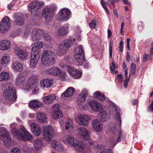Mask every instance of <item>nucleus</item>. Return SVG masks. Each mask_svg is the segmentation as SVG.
<instances>
[{"mask_svg":"<svg viewBox=\"0 0 153 153\" xmlns=\"http://www.w3.org/2000/svg\"><path fill=\"white\" fill-rule=\"evenodd\" d=\"M3 90V95L7 100L14 101L17 99L16 89L15 87L10 83H6L2 86Z\"/></svg>","mask_w":153,"mask_h":153,"instance_id":"obj_1","label":"nucleus"},{"mask_svg":"<svg viewBox=\"0 0 153 153\" xmlns=\"http://www.w3.org/2000/svg\"><path fill=\"white\" fill-rule=\"evenodd\" d=\"M56 56L54 52L45 50L42 53L41 59L42 64L46 66L52 65L56 61Z\"/></svg>","mask_w":153,"mask_h":153,"instance_id":"obj_2","label":"nucleus"},{"mask_svg":"<svg viewBox=\"0 0 153 153\" xmlns=\"http://www.w3.org/2000/svg\"><path fill=\"white\" fill-rule=\"evenodd\" d=\"M74 53L76 62L79 65H83L84 68H87L89 67V64L85 58L84 50L81 45H79L76 48Z\"/></svg>","mask_w":153,"mask_h":153,"instance_id":"obj_3","label":"nucleus"},{"mask_svg":"<svg viewBox=\"0 0 153 153\" xmlns=\"http://www.w3.org/2000/svg\"><path fill=\"white\" fill-rule=\"evenodd\" d=\"M10 133L4 127L0 128V139L3 141L5 146L8 147L13 146V141L10 136Z\"/></svg>","mask_w":153,"mask_h":153,"instance_id":"obj_4","label":"nucleus"},{"mask_svg":"<svg viewBox=\"0 0 153 153\" xmlns=\"http://www.w3.org/2000/svg\"><path fill=\"white\" fill-rule=\"evenodd\" d=\"M43 4L42 2L35 1L29 4L28 10L33 15L35 16L37 14L38 10L40 8Z\"/></svg>","mask_w":153,"mask_h":153,"instance_id":"obj_5","label":"nucleus"},{"mask_svg":"<svg viewBox=\"0 0 153 153\" xmlns=\"http://www.w3.org/2000/svg\"><path fill=\"white\" fill-rule=\"evenodd\" d=\"M45 73L47 74L58 76L60 78H64L66 75V73L65 72L57 67H53L51 68L47 69Z\"/></svg>","mask_w":153,"mask_h":153,"instance_id":"obj_6","label":"nucleus"},{"mask_svg":"<svg viewBox=\"0 0 153 153\" xmlns=\"http://www.w3.org/2000/svg\"><path fill=\"white\" fill-rule=\"evenodd\" d=\"M54 130L51 126H45L44 128L43 137L45 140L50 142L53 137Z\"/></svg>","mask_w":153,"mask_h":153,"instance_id":"obj_7","label":"nucleus"},{"mask_svg":"<svg viewBox=\"0 0 153 153\" xmlns=\"http://www.w3.org/2000/svg\"><path fill=\"white\" fill-rule=\"evenodd\" d=\"M30 65L32 68H36L40 56L31 48Z\"/></svg>","mask_w":153,"mask_h":153,"instance_id":"obj_8","label":"nucleus"},{"mask_svg":"<svg viewBox=\"0 0 153 153\" xmlns=\"http://www.w3.org/2000/svg\"><path fill=\"white\" fill-rule=\"evenodd\" d=\"M78 134L79 137L86 140H90V132L89 130L84 128H79L78 129Z\"/></svg>","mask_w":153,"mask_h":153,"instance_id":"obj_9","label":"nucleus"},{"mask_svg":"<svg viewBox=\"0 0 153 153\" xmlns=\"http://www.w3.org/2000/svg\"><path fill=\"white\" fill-rule=\"evenodd\" d=\"M71 12L68 8H63L60 10L58 15L57 19L59 20L64 19L67 21L70 17Z\"/></svg>","mask_w":153,"mask_h":153,"instance_id":"obj_10","label":"nucleus"},{"mask_svg":"<svg viewBox=\"0 0 153 153\" xmlns=\"http://www.w3.org/2000/svg\"><path fill=\"white\" fill-rule=\"evenodd\" d=\"M10 18L5 17L2 19L0 24V29L2 33H5L8 30L10 26Z\"/></svg>","mask_w":153,"mask_h":153,"instance_id":"obj_11","label":"nucleus"},{"mask_svg":"<svg viewBox=\"0 0 153 153\" xmlns=\"http://www.w3.org/2000/svg\"><path fill=\"white\" fill-rule=\"evenodd\" d=\"M17 124L15 123H13L10 125V128L11 129L12 133L15 138L18 140H22V133L21 132L20 130L16 128Z\"/></svg>","mask_w":153,"mask_h":153,"instance_id":"obj_12","label":"nucleus"},{"mask_svg":"<svg viewBox=\"0 0 153 153\" xmlns=\"http://www.w3.org/2000/svg\"><path fill=\"white\" fill-rule=\"evenodd\" d=\"M44 31L41 29H34L32 31L31 35L32 40L33 42L40 40L44 36Z\"/></svg>","mask_w":153,"mask_h":153,"instance_id":"obj_13","label":"nucleus"},{"mask_svg":"<svg viewBox=\"0 0 153 153\" xmlns=\"http://www.w3.org/2000/svg\"><path fill=\"white\" fill-rule=\"evenodd\" d=\"M90 118L86 115H80L76 118V121L79 125L87 126L89 123Z\"/></svg>","mask_w":153,"mask_h":153,"instance_id":"obj_14","label":"nucleus"},{"mask_svg":"<svg viewBox=\"0 0 153 153\" xmlns=\"http://www.w3.org/2000/svg\"><path fill=\"white\" fill-rule=\"evenodd\" d=\"M53 13L51 8L45 7L43 10L42 16L43 17H44L46 22H50L51 21L53 16Z\"/></svg>","mask_w":153,"mask_h":153,"instance_id":"obj_15","label":"nucleus"},{"mask_svg":"<svg viewBox=\"0 0 153 153\" xmlns=\"http://www.w3.org/2000/svg\"><path fill=\"white\" fill-rule=\"evenodd\" d=\"M36 77L35 76L29 78L27 82L26 81V86L24 88V89L26 90L29 89H32V88L36 87Z\"/></svg>","mask_w":153,"mask_h":153,"instance_id":"obj_16","label":"nucleus"},{"mask_svg":"<svg viewBox=\"0 0 153 153\" xmlns=\"http://www.w3.org/2000/svg\"><path fill=\"white\" fill-rule=\"evenodd\" d=\"M26 82L27 80L25 77L21 74L18 75L15 80V84L21 85L24 89V88L26 86Z\"/></svg>","mask_w":153,"mask_h":153,"instance_id":"obj_17","label":"nucleus"},{"mask_svg":"<svg viewBox=\"0 0 153 153\" xmlns=\"http://www.w3.org/2000/svg\"><path fill=\"white\" fill-rule=\"evenodd\" d=\"M88 104L93 110L95 111H100L102 108V105L94 100H91L88 101Z\"/></svg>","mask_w":153,"mask_h":153,"instance_id":"obj_18","label":"nucleus"},{"mask_svg":"<svg viewBox=\"0 0 153 153\" xmlns=\"http://www.w3.org/2000/svg\"><path fill=\"white\" fill-rule=\"evenodd\" d=\"M16 54L20 59H25L27 56V53L24 51L19 48L16 47L15 49Z\"/></svg>","mask_w":153,"mask_h":153,"instance_id":"obj_19","label":"nucleus"},{"mask_svg":"<svg viewBox=\"0 0 153 153\" xmlns=\"http://www.w3.org/2000/svg\"><path fill=\"white\" fill-rule=\"evenodd\" d=\"M69 32V27L67 25H64L59 27L57 32V34L59 36L66 35Z\"/></svg>","mask_w":153,"mask_h":153,"instance_id":"obj_20","label":"nucleus"},{"mask_svg":"<svg viewBox=\"0 0 153 153\" xmlns=\"http://www.w3.org/2000/svg\"><path fill=\"white\" fill-rule=\"evenodd\" d=\"M85 145L82 140H76L75 149L77 151L81 152L82 151L85 149Z\"/></svg>","mask_w":153,"mask_h":153,"instance_id":"obj_21","label":"nucleus"},{"mask_svg":"<svg viewBox=\"0 0 153 153\" xmlns=\"http://www.w3.org/2000/svg\"><path fill=\"white\" fill-rule=\"evenodd\" d=\"M92 126L94 129L97 132H101L102 130V125L99 120L96 119L92 122Z\"/></svg>","mask_w":153,"mask_h":153,"instance_id":"obj_22","label":"nucleus"},{"mask_svg":"<svg viewBox=\"0 0 153 153\" xmlns=\"http://www.w3.org/2000/svg\"><path fill=\"white\" fill-rule=\"evenodd\" d=\"M52 146L54 149L59 152H62L65 149L63 145L59 141H53L52 143Z\"/></svg>","mask_w":153,"mask_h":153,"instance_id":"obj_23","label":"nucleus"},{"mask_svg":"<svg viewBox=\"0 0 153 153\" xmlns=\"http://www.w3.org/2000/svg\"><path fill=\"white\" fill-rule=\"evenodd\" d=\"M20 129L22 132V140H27L31 139L32 137L31 135L27 131L24 127H22Z\"/></svg>","mask_w":153,"mask_h":153,"instance_id":"obj_24","label":"nucleus"},{"mask_svg":"<svg viewBox=\"0 0 153 153\" xmlns=\"http://www.w3.org/2000/svg\"><path fill=\"white\" fill-rule=\"evenodd\" d=\"M56 98V96L53 94H51L49 96H46L45 97H42L44 102L47 105L52 104Z\"/></svg>","mask_w":153,"mask_h":153,"instance_id":"obj_25","label":"nucleus"},{"mask_svg":"<svg viewBox=\"0 0 153 153\" xmlns=\"http://www.w3.org/2000/svg\"><path fill=\"white\" fill-rule=\"evenodd\" d=\"M11 67L13 70L15 72H21L23 69L22 64L18 61L13 62Z\"/></svg>","mask_w":153,"mask_h":153,"instance_id":"obj_26","label":"nucleus"},{"mask_svg":"<svg viewBox=\"0 0 153 153\" xmlns=\"http://www.w3.org/2000/svg\"><path fill=\"white\" fill-rule=\"evenodd\" d=\"M34 46L32 47V48L34 51L36 52V53L37 55L40 56V52L39 49L42 48L44 45V43L42 42L38 41L34 43Z\"/></svg>","mask_w":153,"mask_h":153,"instance_id":"obj_27","label":"nucleus"},{"mask_svg":"<svg viewBox=\"0 0 153 153\" xmlns=\"http://www.w3.org/2000/svg\"><path fill=\"white\" fill-rule=\"evenodd\" d=\"M29 106L30 108H38L42 107L43 105L40 102L37 100H31L29 103Z\"/></svg>","mask_w":153,"mask_h":153,"instance_id":"obj_28","label":"nucleus"},{"mask_svg":"<svg viewBox=\"0 0 153 153\" xmlns=\"http://www.w3.org/2000/svg\"><path fill=\"white\" fill-rule=\"evenodd\" d=\"M10 42L8 40H2L0 41V49L4 51L7 49L10 48Z\"/></svg>","mask_w":153,"mask_h":153,"instance_id":"obj_29","label":"nucleus"},{"mask_svg":"<svg viewBox=\"0 0 153 153\" xmlns=\"http://www.w3.org/2000/svg\"><path fill=\"white\" fill-rule=\"evenodd\" d=\"M53 83V80L52 79H44L41 81L40 85L42 87L48 88L51 86L52 85Z\"/></svg>","mask_w":153,"mask_h":153,"instance_id":"obj_30","label":"nucleus"},{"mask_svg":"<svg viewBox=\"0 0 153 153\" xmlns=\"http://www.w3.org/2000/svg\"><path fill=\"white\" fill-rule=\"evenodd\" d=\"M63 140L65 142L68 144L72 147L75 148L76 139L72 137H67L64 138Z\"/></svg>","mask_w":153,"mask_h":153,"instance_id":"obj_31","label":"nucleus"},{"mask_svg":"<svg viewBox=\"0 0 153 153\" xmlns=\"http://www.w3.org/2000/svg\"><path fill=\"white\" fill-rule=\"evenodd\" d=\"M10 76L9 73L4 71L0 73V81H7L9 79Z\"/></svg>","mask_w":153,"mask_h":153,"instance_id":"obj_32","label":"nucleus"},{"mask_svg":"<svg viewBox=\"0 0 153 153\" xmlns=\"http://www.w3.org/2000/svg\"><path fill=\"white\" fill-rule=\"evenodd\" d=\"M74 89L73 87H69L64 92L61 94V96L63 97L72 96L74 94Z\"/></svg>","mask_w":153,"mask_h":153,"instance_id":"obj_33","label":"nucleus"},{"mask_svg":"<svg viewBox=\"0 0 153 153\" xmlns=\"http://www.w3.org/2000/svg\"><path fill=\"white\" fill-rule=\"evenodd\" d=\"M10 62V56L7 54H4L1 59V64L3 65H8Z\"/></svg>","mask_w":153,"mask_h":153,"instance_id":"obj_34","label":"nucleus"},{"mask_svg":"<svg viewBox=\"0 0 153 153\" xmlns=\"http://www.w3.org/2000/svg\"><path fill=\"white\" fill-rule=\"evenodd\" d=\"M65 40V44L67 47V50L68 51L70 48L72 47L74 43H75L76 39L75 38H72L71 37Z\"/></svg>","mask_w":153,"mask_h":153,"instance_id":"obj_35","label":"nucleus"},{"mask_svg":"<svg viewBox=\"0 0 153 153\" xmlns=\"http://www.w3.org/2000/svg\"><path fill=\"white\" fill-rule=\"evenodd\" d=\"M33 144L36 150H39L42 147V140L41 139L38 138L34 141Z\"/></svg>","mask_w":153,"mask_h":153,"instance_id":"obj_36","label":"nucleus"},{"mask_svg":"<svg viewBox=\"0 0 153 153\" xmlns=\"http://www.w3.org/2000/svg\"><path fill=\"white\" fill-rule=\"evenodd\" d=\"M37 118L39 122L42 123H44L47 119L46 114L44 113H39L37 114Z\"/></svg>","mask_w":153,"mask_h":153,"instance_id":"obj_37","label":"nucleus"},{"mask_svg":"<svg viewBox=\"0 0 153 153\" xmlns=\"http://www.w3.org/2000/svg\"><path fill=\"white\" fill-rule=\"evenodd\" d=\"M59 51L63 54L66 53L67 51H68L66 46L65 40L61 42L60 43L59 45Z\"/></svg>","mask_w":153,"mask_h":153,"instance_id":"obj_38","label":"nucleus"},{"mask_svg":"<svg viewBox=\"0 0 153 153\" xmlns=\"http://www.w3.org/2000/svg\"><path fill=\"white\" fill-rule=\"evenodd\" d=\"M86 98V96L85 94H82L78 96L77 102L79 105H82V103L84 102Z\"/></svg>","mask_w":153,"mask_h":153,"instance_id":"obj_39","label":"nucleus"},{"mask_svg":"<svg viewBox=\"0 0 153 153\" xmlns=\"http://www.w3.org/2000/svg\"><path fill=\"white\" fill-rule=\"evenodd\" d=\"M93 96L100 101H103L105 99L104 94L100 91H97L94 93L93 94Z\"/></svg>","mask_w":153,"mask_h":153,"instance_id":"obj_40","label":"nucleus"},{"mask_svg":"<svg viewBox=\"0 0 153 153\" xmlns=\"http://www.w3.org/2000/svg\"><path fill=\"white\" fill-rule=\"evenodd\" d=\"M52 117L54 119L61 118L63 116L62 111L60 110V109L55 113H52Z\"/></svg>","mask_w":153,"mask_h":153,"instance_id":"obj_41","label":"nucleus"},{"mask_svg":"<svg viewBox=\"0 0 153 153\" xmlns=\"http://www.w3.org/2000/svg\"><path fill=\"white\" fill-rule=\"evenodd\" d=\"M32 131L33 134L35 135L36 136H39L40 134L42 132L41 129L39 125L37 126L35 129L33 130H32Z\"/></svg>","mask_w":153,"mask_h":153,"instance_id":"obj_42","label":"nucleus"},{"mask_svg":"<svg viewBox=\"0 0 153 153\" xmlns=\"http://www.w3.org/2000/svg\"><path fill=\"white\" fill-rule=\"evenodd\" d=\"M15 23L17 25H21L24 24V21L22 17L20 16H18L16 17Z\"/></svg>","mask_w":153,"mask_h":153,"instance_id":"obj_43","label":"nucleus"},{"mask_svg":"<svg viewBox=\"0 0 153 153\" xmlns=\"http://www.w3.org/2000/svg\"><path fill=\"white\" fill-rule=\"evenodd\" d=\"M101 120L102 122H105L107 121L109 119V116L106 113H103L101 114L100 115Z\"/></svg>","mask_w":153,"mask_h":153,"instance_id":"obj_44","label":"nucleus"},{"mask_svg":"<svg viewBox=\"0 0 153 153\" xmlns=\"http://www.w3.org/2000/svg\"><path fill=\"white\" fill-rule=\"evenodd\" d=\"M126 137V134L124 133L123 131H120L119 134V136L117 139V141L118 142L120 141L121 140H124Z\"/></svg>","mask_w":153,"mask_h":153,"instance_id":"obj_45","label":"nucleus"},{"mask_svg":"<svg viewBox=\"0 0 153 153\" xmlns=\"http://www.w3.org/2000/svg\"><path fill=\"white\" fill-rule=\"evenodd\" d=\"M82 76V73L79 71L75 68L74 75L73 78L75 79L79 78Z\"/></svg>","mask_w":153,"mask_h":153,"instance_id":"obj_46","label":"nucleus"},{"mask_svg":"<svg viewBox=\"0 0 153 153\" xmlns=\"http://www.w3.org/2000/svg\"><path fill=\"white\" fill-rule=\"evenodd\" d=\"M74 71H75L74 67H71V66H68V71L73 77L74 75Z\"/></svg>","mask_w":153,"mask_h":153,"instance_id":"obj_47","label":"nucleus"},{"mask_svg":"<svg viewBox=\"0 0 153 153\" xmlns=\"http://www.w3.org/2000/svg\"><path fill=\"white\" fill-rule=\"evenodd\" d=\"M114 114H115L116 115L115 117L116 118L118 121V126L120 127V126H121V117L120 116L119 114H118V112H116V111H115V112H114Z\"/></svg>","mask_w":153,"mask_h":153,"instance_id":"obj_48","label":"nucleus"},{"mask_svg":"<svg viewBox=\"0 0 153 153\" xmlns=\"http://www.w3.org/2000/svg\"><path fill=\"white\" fill-rule=\"evenodd\" d=\"M136 71V65L134 63H131V73L132 75H134Z\"/></svg>","mask_w":153,"mask_h":153,"instance_id":"obj_49","label":"nucleus"},{"mask_svg":"<svg viewBox=\"0 0 153 153\" xmlns=\"http://www.w3.org/2000/svg\"><path fill=\"white\" fill-rule=\"evenodd\" d=\"M65 129L66 130L68 131L69 129L72 128H73L72 123L67 122L65 124Z\"/></svg>","mask_w":153,"mask_h":153,"instance_id":"obj_50","label":"nucleus"},{"mask_svg":"<svg viewBox=\"0 0 153 153\" xmlns=\"http://www.w3.org/2000/svg\"><path fill=\"white\" fill-rule=\"evenodd\" d=\"M60 105L58 104H55L53 105L52 108V113L56 112V111L58 110L60 108Z\"/></svg>","mask_w":153,"mask_h":153,"instance_id":"obj_51","label":"nucleus"},{"mask_svg":"<svg viewBox=\"0 0 153 153\" xmlns=\"http://www.w3.org/2000/svg\"><path fill=\"white\" fill-rule=\"evenodd\" d=\"M21 151L17 147H14L11 149L10 153H20Z\"/></svg>","mask_w":153,"mask_h":153,"instance_id":"obj_52","label":"nucleus"},{"mask_svg":"<svg viewBox=\"0 0 153 153\" xmlns=\"http://www.w3.org/2000/svg\"><path fill=\"white\" fill-rule=\"evenodd\" d=\"M96 22L95 20L91 21L89 23L90 27L92 28H95L96 27Z\"/></svg>","mask_w":153,"mask_h":153,"instance_id":"obj_53","label":"nucleus"},{"mask_svg":"<svg viewBox=\"0 0 153 153\" xmlns=\"http://www.w3.org/2000/svg\"><path fill=\"white\" fill-rule=\"evenodd\" d=\"M113 42L112 40H111L109 45L110 56L111 58L112 55Z\"/></svg>","mask_w":153,"mask_h":153,"instance_id":"obj_54","label":"nucleus"},{"mask_svg":"<svg viewBox=\"0 0 153 153\" xmlns=\"http://www.w3.org/2000/svg\"><path fill=\"white\" fill-rule=\"evenodd\" d=\"M112 65L111 67V72H113L116 68L118 67V66L116 65L115 63L112 61Z\"/></svg>","mask_w":153,"mask_h":153,"instance_id":"obj_55","label":"nucleus"},{"mask_svg":"<svg viewBox=\"0 0 153 153\" xmlns=\"http://www.w3.org/2000/svg\"><path fill=\"white\" fill-rule=\"evenodd\" d=\"M38 125L35 122L30 123V126L31 130L32 131V130H33V129H36V127H37V126H38Z\"/></svg>","mask_w":153,"mask_h":153,"instance_id":"obj_56","label":"nucleus"},{"mask_svg":"<svg viewBox=\"0 0 153 153\" xmlns=\"http://www.w3.org/2000/svg\"><path fill=\"white\" fill-rule=\"evenodd\" d=\"M32 92L34 94H36L37 93H38L39 92V88L38 87V86L37 85V84L36 82V87H35L34 88H32Z\"/></svg>","mask_w":153,"mask_h":153,"instance_id":"obj_57","label":"nucleus"},{"mask_svg":"<svg viewBox=\"0 0 153 153\" xmlns=\"http://www.w3.org/2000/svg\"><path fill=\"white\" fill-rule=\"evenodd\" d=\"M117 78L119 82L122 83L123 81V76L122 74H119L117 75Z\"/></svg>","mask_w":153,"mask_h":153,"instance_id":"obj_58","label":"nucleus"},{"mask_svg":"<svg viewBox=\"0 0 153 153\" xmlns=\"http://www.w3.org/2000/svg\"><path fill=\"white\" fill-rule=\"evenodd\" d=\"M101 4L102 6H103V7L104 8V9L106 11V12H108V10L106 7V3H105L104 1L101 0Z\"/></svg>","mask_w":153,"mask_h":153,"instance_id":"obj_59","label":"nucleus"},{"mask_svg":"<svg viewBox=\"0 0 153 153\" xmlns=\"http://www.w3.org/2000/svg\"><path fill=\"white\" fill-rule=\"evenodd\" d=\"M150 56H148L147 55L146 53L144 54L143 58V61L145 62L146 61L148 60V59H149Z\"/></svg>","mask_w":153,"mask_h":153,"instance_id":"obj_60","label":"nucleus"},{"mask_svg":"<svg viewBox=\"0 0 153 153\" xmlns=\"http://www.w3.org/2000/svg\"><path fill=\"white\" fill-rule=\"evenodd\" d=\"M130 80L129 78H126L124 81V86L125 88H127L128 86V83Z\"/></svg>","mask_w":153,"mask_h":153,"instance_id":"obj_61","label":"nucleus"},{"mask_svg":"<svg viewBox=\"0 0 153 153\" xmlns=\"http://www.w3.org/2000/svg\"><path fill=\"white\" fill-rule=\"evenodd\" d=\"M43 37L45 38V39L48 41H50L52 39V37L51 36L48 35H45L44 32Z\"/></svg>","mask_w":153,"mask_h":153,"instance_id":"obj_62","label":"nucleus"},{"mask_svg":"<svg viewBox=\"0 0 153 153\" xmlns=\"http://www.w3.org/2000/svg\"><path fill=\"white\" fill-rule=\"evenodd\" d=\"M148 110L153 111V100L152 101L151 104L148 107Z\"/></svg>","mask_w":153,"mask_h":153,"instance_id":"obj_63","label":"nucleus"},{"mask_svg":"<svg viewBox=\"0 0 153 153\" xmlns=\"http://www.w3.org/2000/svg\"><path fill=\"white\" fill-rule=\"evenodd\" d=\"M30 34V32L29 30H26L24 34L25 37H27Z\"/></svg>","mask_w":153,"mask_h":153,"instance_id":"obj_64","label":"nucleus"}]
</instances>
